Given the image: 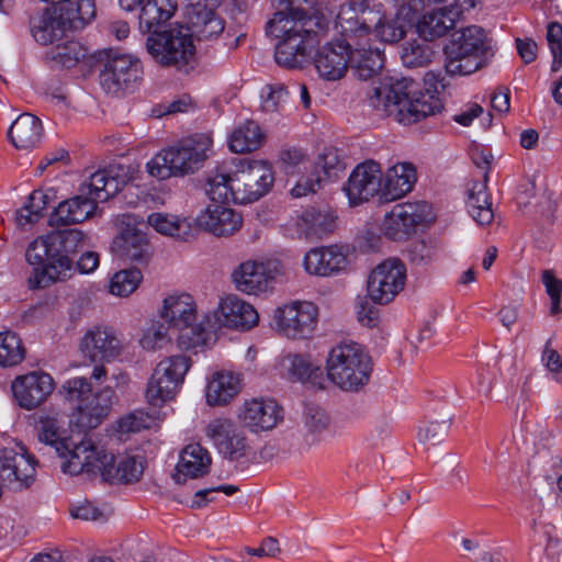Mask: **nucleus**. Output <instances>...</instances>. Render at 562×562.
Returning a JSON list of instances; mask_svg holds the SVG:
<instances>
[{"instance_id": "1", "label": "nucleus", "mask_w": 562, "mask_h": 562, "mask_svg": "<svg viewBox=\"0 0 562 562\" xmlns=\"http://www.w3.org/2000/svg\"><path fill=\"white\" fill-rule=\"evenodd\" d=\"M60 393L72 405L69 426L78 431L69 432L61 413L44 412L37 419L36 436L41 443L54 449L61 460L60 469L64 473L79 475L97 440L88 432L106 419L116 395L111 386L93 391L85 376L66 380L60 386Z\"/></svg>"}, {"instance_id": "2", "label": "nucleus", "mask_w": 562, "mask_h": 562, "mask_svg": "<svg viewBox=\"0 0 562 562\" xmlns=\"http://www.w3.org/2000/svg\"><path fill=\"white\" fill-rule=\"evenodd\" d=\"M272 4L278 10L268 21L267 31L276 40V63L284 68H302L308 64L311 53L319 42L314 30L316 22L301 9L302 4Z\"/></svg>"}, {"instance_id": "3", "label": "nucleus", "mask_w": 562, "mask_h": 562, "mask_svg": "<svg viewBox=\"0 0 562 562\" xmlns=\"http://www.w3.org/2000/svg\"><path fill=\"white\" fill-rule=\"evenodd\" d=\"M87 235L77 228L52 232L34 239L26 249V260L35 266L29 279L31 288H45L65 281L72 274L71 256L82 249Z\"/></svg>"}, {"instance_id": "4", "label": "nucleus", "mask_w": 562, "mask_h": 562, "mask_svg": "<svg viewBox=\"0 0 562 562\" xmlns=\"http://www.w3.org/2000/svg\"><path fill=\"white\" fill-rule=\"evenodd\" d=\"M273 182L274 173L269 162L240 159L233 170L211 171L206 178L205 192L211 201L247 204L266 195Z\"/></svg>"}, {"instance_id": "5", "label": "nucleus", "mask_w": 562, "mask_h": 562, "mask_svg": "<svg viewBox=\"0 0 562 562\" xmlns=\"http://www.w3.org/2000/svg\"><path fill=\"white\" fill-rule=\"evenodd\" d=\"M369 105L381 117L411 125L439 111L437 100L424 94L409 78H390L372 89Z\"/></svg>"}, {"instance_id": "6", "label": "nucleus", "mask_w": 562, "mask_h": 562, "mask_svg": "<svg viewBox=\"0 0 562 562\" xmlns=\"http://www.w3.org/2000/svg\"><path fill=\"white\" fill-rule=\"evenodd\" d=\"M212 146L211 135L194 134L157 153L147 162V170L158 179L193 173L210 157Z\"/></svg>"}, {"instance_id": "7", "label": "nucleus", "mask_w": 562, "mask_h": 562, "mask_svg": "<svg viewBox=\"0 0 562 562\" xmlns=\"http://www.w3.org/2000/svg\"><path fill=\"white\" fill-rule=\"evenodd\" d=\"M491 43L485 30L470 25L454 31L445 45V68L449 75L467 76L481 69Z\"/></svg>"}, {"instance_id": "8", "label": "nucleus", "mask_w": 562, "mask_h": 562, "mask_svg": "<svg viewBox=\"0 0 562 562\" xmlns=\"http://www.w3.org/2000/svg\"><path fill=\"white\" fill-rule=\"evenodd\" d=\"M325 368L327 378L336 386L358 391L369 382L372 362L361 345L342 341L329 350Z\"/></svg>"}, {"instance_id": "9", "label": "nucleus", "mask_w": 562, "mask_h": 562, "mask_svg": "<svg viewBox=\"0 0 562 562\" xmlns=\"http://www.w3.org/2000/svg\"><path fill=\"white\" fill-rule=\"evenodd\" d=\"M143 472V458L131 454L115 456L98 439L82 469V474L100 476L104 482L110 484L137 482L142 477Z\"/></svg>"}, {"instance_id": "10", "label": "nucleus", "mask_w": 562, "mask_h": 562, "mask_svg": "<svg viewBox=\"0 0 562 562\" xmlns=\"http://www.w3.org/2000/svg\"><path fill=\"white\" fill-rule=\"evenodd\" d=\"M158 314L170 329L178 331L179 348L191 349L204 342L203 328L198 323L196 303L190 294L167 295Z\"/></svg>"}, {"instance_id": "11", "label": "nucleus", "mask_w": 562, "mask_h": 562, "mask_svg": "<svg viewBox=\"0 0 562 562\" xmlns=\"http://www.w3.org/2000/svg\"><path fill=\"white\" fill-rule=\"evenodd\" d=\"M191 368V360L183 355L161 359L148 380L145 396L153 407H160L178 394Z\"/></svg>"}, {"instance_id": "12", "label": "nucleus", "mask_w": 562, "mask_h": 562, "mask_svg": "<svg viewBox=\"0 0 562 562\" xmlns=\"http://www.w3.org/2000/svg\"><path fill=\"white\" fill-rule=\"evenodd\" d=\"M146 49L155 63L181 69L195 54L192 34L183 26L154 32L146 40Z\"/></svg>"}, {"instance_id": "13", "label": "nucleus", "mask_w": 562, "mask_h": 562, "mask_svg": "<svg viewBox=\"0 0 562 562\" xmlns=\"http://www.w3.org/2000/svg\"><path fill=\"white\" fill-rule=\"evenodd\" d=\"M117 233L112 240L111 250L121 259L144 261L149 257V240L145 233V222L134 214H121L115 218Z\"/></svg>"}, {"instance_id": "14", "label": "nucleus", "mask_w": 562, "mask_h": 562, "mask_svg": "<svg viewBox=\"0 0 562 562\" xmlns=\"http://www.w3.org/2000/svg\"><path fill=\"white\" fill-rule=\"evenodd\" d=\"M276 329L291 339H306L317 327L318 308L308 301H293L278 307L273 313Z\"/></svg>"}, {"instance_id": "15", "label": "nucleus", "mask_w": 562, "mask_h": 562, "mask_svg": "<svg viewBox=\"0 0 562 562\" xmlns=\"http://www.w3.org/2000/svg\"><path fill=\"white\" fill-rule=\"evenodd\" d=\"M285 272L282 261L276 258L246 260L234 270L232 278L238 291L258 295L270 289L273 281Z\"/></svg>"}, {"instance_id": "16", "label": "nucleus", "mask_w": 562, "mask_h": 562, "mask_svg": "<svg viewBox=\"0 0 562 562\" xmlns=\"http://www.w3.org/2000/svg\"><path fill=\"white\" fill-rule=\"evenodd\" d=\"M406 283V267L397 258L379 263L368 277L367 291L372 302L387 304L403 291Z\"/></svg>"}, {"instance_id": "17", "label": "nucleus", "mask_w": 562, "mask_h": 562, "mask_svg": "<svg viewBox=\"0 0 562 562\" xmlns=\"http://www.w3.org/2000/svg\"><path fill=\"white\" fill-rule=\"evenodd\" d=\"M143 68L138 58L117 54L108 59L100 75L103 89L111 94L132 90L142 79Z\"/></svg>"}, {"instance_id": "18", "label": "nucleus", "mask_w": 562, "mask_h": 562, "mask_svg": "<svg viewBox=\"0 0 562 562\" xmlns=\"http://www.w3.org/2000/svg\"><path fill=\"white\" fill-rule=\"evenodd\" d=\"M345 169L346 162L340 150L334 147L325 148L312 165L311 175L302 177L292 188L291 194L294 198H302L315 193L323 182L339 178Z\"/></svg>"}, {"instance_id": "19", "label": "nucleus", "mask_w": 562, "mask_h": 562, "mask_svg": "<svg viewBox=\"0 0 562 562\" xmlns=\"http://www.w3.org/2000/svg\"><path fill=\"white\" fill-rule=\"evenodd\" d=\"M204 435L225 459L238 460L246 454L247 438L229 418L218 417L210 420L204 427Z\"/></svg>"}, {"instance_id": "20", "label": "nucleus", "mask_w": 562, "mask_h": 562, "mask_svg": "<svg viewBox=\"0 0 562 562\" xmlns=\"http://www.w3.org/2000/svg\"><path fill=\"white\" fill-rule=\"evenodd\" d=\"M36 460L21 443L0 450V480L14 488L29 486L35 476Z\"/></svg>"}, {"instance_id": "21", "label": "nucleus", "mask_w": 562, "mask_h": 562, "mask_svg": "<svg viewBox=\"0 0 562 562\" xmlns=\"http://www.w3.org/2000/svg\"><path fill=\"white\" fill-rule=\"evenodd\" d=\"M428 221L430 207L427 203L397 204L384 215L381 229L389 238L400 240L412 234L416 226Z\"/></svg>"}, {"instance_id": "22", "label": "nucleus", "mask_w": 562, "mask_h": 562, "mask_svg": "<svg viewBox=\"0 0 562 562\" xmlns=\"http://www.w3.org/2000/svg\"><path fill=\"white\" fill-rule=\"evenodd\" d=\"M237 418L243 427L259 434L274 429L284 418L283 407L272 398L246 400L238 408Z\"/></svg>"}, {"instance_id": "23", "label": "nucleus", "mask_w": 562, "mask_h": 562, "mask_svg": "<svg viewBox=\"0 0 562 562\" xmlns=\"http://www.w3.org/2000/svg\"><path fill=\"white\" fill-rule=\"evenodd\" d=\"M79 348L83 357L92 362H110L122 355L124 344L113 328L93 326L82 336Z\"/></svg>"}, {"instance_id": "24", "label": "nucleus", "mask_w": 562, "mask_h": 562, "mask_svg": "<svg viewBox=\"0 0 562 562\" xmlns=\"http://www.w3.org/2000/svg\"><path fill=\"white\" fill-rule=\"evenodd\" d=\"M381 3L373 0H349L340 7L338 23L346 34L368 36L380 20Z\"/></svg>"}, {"instance_id": "25", "label": "nucleus", "mask_w": 562, "mask_h": 562, "mask_svg": "<svg viewBox=\"0 0 562 562\" xmlns=\"http://www.w3.org/2000/svg\"><path fill=\"white\" fill-rule=\"evenodd\" d=\"M132 179L130 168L122 165H111L108 168L93 172L88 180L80 186V192L93 199L98 205L115 195Z\"/></svg>"}, {"instance_id": "26", "label": "nucleus", "mask_w": 562, "mask_h": 562, "mask_svg": "<svg viewBox=\"0 0 562 562\" xmlns=\"http://www.w3.org/2000/svg\"><path fill=\"white\" fill-rule=\"evenodd\" d=\"M13 396L25 409H33L44 403L55 389V381L44 371H32L16 376L11 384Z\"/></svg>"}, {"instance_id": "27", "label": "nucleus", "mask_w": 562, "mask_h": 562, "mask_svg": "<svg viewBox=\"0 0 562 562\" xmlns=\"http://www.w3.org/2000/svg\"><path fill=\"white\" fill-rule=\"evenodd\" d=\"M352 204L368 201L376 194L383 198L382 170L378 162L369 160L358 165L345 187Z\"/></svg>"}, {"instance_id": "28", "label": "nucleus", "mask_w": 562, "mask_h": 562, "mask_svg": "<svg viewBox=\"0 0 562 562\" xmlns=\"http://www.w3.org/2000/svg\"><path fill=\"white\" fill-rule=\"evenodd\" d=\"M226 203L212 201L195 216V226L218 237L236 233L243 223L241 215Z\"/></svg>"}, {"instance_id": "29", "label": "nucleus", "mask_w": 562, "mask_h": 562, "mask_svg": "<svg viewBox=\"0 0 562 562\" xmlns=\"http://www.w3.org/2000/svg\"><path fill=\"white\" fill-rule=\"evenodd\" d=\"M214 318L220 327L248 330L258 324L259 314L250 303L231 294L220 300Z\"/></svg>"}, {"instance_id": "30", "label": "nucleus", "mask_w": 562, "mask_h": 562, "mask_svg": "<svg viewBox=\"0 0 562 562\" xmlns=\"http://www.w3.org/2000/svg\"><path fill=\"white\" fill-rule=\"evenodd\" d=\"M331 418L322 407L307 405L301 417L299 451L306 452L330 437Z\"/></svg>"}, {"instance_id": "31", "label": "nucleus", "mask_w": 562, "mask_h": 562, "mask_svg": "<svg viewBox=\"0 0 562 562\" xmlns=\"http://www.w3.org/2000/svg\"><path fill=\"white\" fill-rule=\"evenodd\" d=\"M350 64V44L336 41L322 46L315 57L314 66L321 78L328 81L341 79Z\"/></svg>"}, {"instance_id": "32", "label": "nucleus", "mask_w": 562, "mask_h": 562, "mask_svg": "<svg viewBox=\"0 0 562 562\" xmlns=\"http://www.w3.org/2000/svg\"><path fill=\"white\" fill-rule=\"evenodd\" d=\"M302 265L310 276L331 277L347 268L348 258L340 246H323L311 248L304 255Z\"/></svg>"}, {"instance_id": "33", "label": "nucleus", "mask_w": 562, "mask_h": 562, "mask_svg": "<svg viewBox=\"0 0 562 562\" xmlns=\"http://www.w3.org/2000/svg\"><path fill=\"white\" fill-rule=\"evenodd\" d=\"M98 205L86 192H80L61 201L49 216L52 226H66L82 223L95 213Z\"/></svg>"}, {"instance_id": "34", "label": "nucleus", "mask_w": 562, "mask_h": 562, "mask_svg": "<svg viewBox=\"0 0 562 562\" xmlns=\"http://www.w3.org/2000/svg\"><path fill=\"white\" fill-rule=\"evenodd\" d=\"M211 462L210 452L204 447L190 443L180 453L173 480L178 484H184L188 479L203 476L209 472Z\"/></svg>"}, {"instance_id": "35", "label": "nucleus", "mask_w": 562, "mask_h": 562, "mask_svg": "<svg viewBox=\"0 0 562 562\" xmlns=\"http://www.w3.org/2000/svg\"><path fill=\"white\" fill-rule=\"evenodd\" d=\"M282 374L292 382L310 383L322 387L323 370L321 364L313 361L311 356L289 353L280 361Z\"/></svg>"}, {"instance_id": "36", "label": "nucleus", "mask_w": 562, "mask_h": 562, "mask_svg": "<svg viewBox=\"0 0 562 562\" xmlns=\"http://www.w3.org/2000/svg\"><path fill=\"white\" fill-rule=\"evenodd\" d=\"M412 12L409 8H402L397 9L394 15H387L381 4L380 21L374 23L371 34L383 43H397L406 35L416 19Z\"/></svg>"}, {"instance_id": "37", "label": "nucleus", "mask_w": 562, "mask_h": 562, "mask_svg": "<svg viewBox=\"0 0 562 562\" xmlns=\"http://www.w3.org/2000/svg\"><path fill=\"white\" fill-rule=\"evenodd\" d=\"M241 390L240 376L231 371H216L211 374L205 387V400L210 406L229 403Z\"/></svg>"}, {"instance_id": "38", "label": "nucleus", "mask_w": 562, "mask_h": 562, "mask_svg": "<svg viewBox=\"0 0 562 562\" xmlns=\"http://www.w3.org/2000/svg\"><path fill=\"white\" fill-rule=\"evenodd\" d=\"M417 180L416 168L412 162H398L382 175L383 199L396 200L412 191Z\"/></svg>"}, {"instance_id": "39", "label": "nucleus", "mask_w": 562, "mask_h": 562, "mask_svg": "<svg viewBox=\"0 0 562 562\" xmlns=\"http://www.w3.org/2000/svg\"><path fill=\"white\" fill-rule=\"evenodd\" d=\"M67 26L64 14L56 8H48L31 20L32 35L42 45H49L60 40Z\"/></svg>"}, {"instance_id": "40", "label": "nucleus", "mask_w": 562, "mask_h": 562, "mask_svg": "<svg viewBox=\"0 0 562 562\" xmlns=\"http://www.w3.org/2000/svg\"><path fill=\"white\" fill-rule=\"evenodd\" d=\"M295 227L301 237L322 238L335 229L336 217L330 211L312 207L296 217Z\"/></svg>"}, {"instance_id": "41", "label": "nucleus", "mask_w": 562, "mask_h": 562, "mask_svg": "<svg viewBox=\"0 0 562 562\" xmlns=\"http://www.w3.org/2000/svg\"><path fill=\"white\" fill-rule=\"evenodd\" d=\"M458 21L457 11L449 10L445 3L434 10L426 12L417 22L419 36L429 41L441 37L456 25Z\"/></svg>"}, {"instance_id": "42", "label": "nucleus", "mask_w": 562, "mask_h": 562, "mask_svg": "<svg viewBox=\"0 0 562 562\" xmlns=\"http://www.w3.org/2000/svg\"><path fill=\"white\" fill-rule=\"evenodd\" d=\"M487 172L483 181H475L468 190L467 210L480 226L490 225L494 220L491 196L487 192Z\"/></svg>"}, {"instance_id": "43", "label": "nucleus", "mask_w": 562, "mask_h": 562, "mask_svg": "<svg viewBox=\"0 0 562 562\" xmlns=\"http://www.w3.org/2000/svg\"><path fill=\"white\" fill-rule=\"evenodd\" d=\"M8 134L18 149L30 150L41 142L42 123L36 116L24 113L11 124Z\"/></svg>"}, {"instance_id": "44", "label": "nucleus", "mask_w": 562, "mask_h": 562, "mask_svg": "<svg viewBox=\"0 0 562 562\" xmlns=\"http://www.w3.org/2000/svg\"><path fill=\"white\" fill-rule=\"evenodd\" d=\"M176 11V0H147L139 9V29L144 32H150L169 21Z\"/></svg>"}, {"instance_id": "45", "label": "nucleus", "mask_w": 562, "mask_h": 562, "mask_svg": "<svg viewBox=\"0 0 562 562\" xmlns=\"http://www.w3.org/2000/svg\"><path fill=\"white\" fill-rule=\"evenodd\" d=\"M265 140V134L258 123L247 120L229 135L228 145L233 153L244 154L257 150Z\"/></svg>"}, {"instance_id": "46", "label": "nucleus", "mask_w": 562, "mask_h": 562, "mask_svg": "<svg viewBox=\"0 0 562 562\" xmlns=\"http://www.w3.org/2000/svg\"><path fill=\"white\" fill-rule=\"evenodd\" d=\"M436 45L428 38L417 37L402 45L401 59L405 67L418 68L428 66L436 57Z\"/></svg>"}, {"instance_id": "47", "label": "nucleus", "mask_w": 562, "mask_h": 562, "mask_svg": "<svg viewBox=\"0 0 562 562\" xmlns=\"http://www.w3.org/2000/svg\"><path fill=\"white\" fill-rule=\"evenodd\" d=\"M147 225L161 235L177 239L188 240L192 237L190 222L175 214L151 213L147 217Z\"/></svg>"}, {"instance_id": "48", "label": "nucleus", "mask_w": 562, "mask_h": 562, "mask_svg": "<svg viewBox=\"0 0 562 562\" xmlns=\"http://www.w3.org/2000/svg\"><path fill=\"white\" fill-rule=\"evenodd\" d=\"M189 33L199 40H213L218 37L225 29L224 20L214 10H206L202 13H193L188 16Z\"/></svg>"}, {"instance_id": "49", "label": "nucleus", "mask_w": 562, "mask_h": 562, "mask_svg": "<svg viewBox=\"0 0 562 562\" xmlns=\"http://www.w3.org/2000/svg\"><path fill=\"white\" fill-rule=\"evenodd\" d=\"M350 64L356 68L359 78L367 80L383 68V53L379 48L371 47L350 48Z\"/></svg>"}, {"instance_id": "50", "label": "nucleus", "mask_w": 562, "mask_h": 562, "mask_svg": "<svg viewBox=\"0 0 562 562\" xmlns=\"http://www.w3.org/2000/svg\"><path fill=\"white\" fill-rule=\"evenodd\" d=\"M47 57L56 65L72 68L88 57V48L78 41H67L53 46Z\"/></svg>"}, {"instance_id": "51", "label": "nucleus", "mask_w": 562, "mask_h": 562, "mask_svg": "<svg viewBox=\"0 0 562 562\" xmlns=\"http://www.w3.org/2000/svg\"><path fill=\"white\" fill-rule=\"evenodd\" d=\"M65 21L69 29L80 30L95 18V4L93 0L67 1Z\"/></svg>"}, {"instance_id": "52", "label": "nucleus", "mask_w": 562, "mask_h": 562, "mask_svg": "<svg viewBox=\"0 0 562 562\" xmlns=\"http://www.w3.org/2000/svg\"><path fill=\"white\" fill-rule=\"evenodd\" d=\"M143 280L138 269H125L114 273L109 283V292L119 297H127L134 293Z\"/></svg>"}, {"instance_id": "53", "label": "nucleus", "mask_w": 562, "mask_h": 562, "mask_svg": "<svg viewBox=\"0 0 562 562\" xmlns=\"http://www.w3.org/2000/svg\"><path fill=\"white\" fill-rule=\"evenodd\" d=\"M24 358L21 339L12 331L0 333V367H12Z\"/></svg>"}, {"instance_id": "54", "label": "nucleus", "mask_w": 562, "mask_h": 562, "mask_svg": "<svg viewBox=\"0 0 562 562\" xmlns=\"http://www.w3.org/2000/svg\"><path fill=\"white\" fill-rule=\"evenodd\" d=\"M168 329L170 328L165 323L153 322L144 328L139 338V346L146 351L161 349L170 341Z\"/></svg>"}, {"instance_id": "55", "label": "nucleus", "mask_w": 562, "mask_h": 562, "mask_svg": "<svg viewBox=\"0 0 562 562\" xmlns=\"http://www.w3.org/2000/svg\"><path fill=\"white\" fill-rule=\"evenodd\" d=\"M156 420L157 417L154 414L138 409L122 417L119 422V428L122 432H137L153 427L156 425Z\"/></svg>"}, {"instance_id": "56", "label": "nucleus", "mask_w": 562, "mask_h": 562, "mask_svg": "<svg viewBox=\"0 0 562 562\" xmlns=\"http://www.w3.org/2000/svg\"><path fill=\"white\" fill-rule=\"evenodd\" d=\"M288 91L283 83L269 85L261 90V108L265 112L273 113L286 102Z\"/></svg>"}, {"instance_id": "57", "label": "nucleus", "mask_w": 562, "mask_h": 562, "mask_svg": "<svg viewBox=\"0 0 562 562\" xmlns=\"http://www.w3.org/2000/svg\"><path fill=\"white\" fill-rule=\"evenodd\" d=\"M451 425L450 418H443L442 420L429 422L425 426L419 428V439L425 443L437 445L443 440L447 436Z\"/></svg>"}, {"instance_id": "58", "label": "nucleus", "mask_w": 562, "mask_h": 562, "mask_svg": "<svg viewBox=\"0 0 562 562\" xmlns=\"http://www.w3.org/2000/svg\"><path fill=\"white\" fill-rule=\"evenodd\" d=\"M436 258V249L430 243L416 240L408 248V259L416 266H426Z\"/></svg>"}, {"instance_id": "59", "label": "nucleus", "mask_w": 562, "mask_h": 562, "mask_svg": "<svg viewBox=\"0 0 562 562\" xmlns=\"http://www.w3.org/2000/svg\"><path fill=\"white\" fill-rule=\"evenodd\" d=\"M70 515L72 518L85 522L106 524L109 521L108 513L99 509L89 502L72 508Z\"/></svg>"}, {"instance_id": "60", "label": "nucleus", "mask_w": 562, "mask_h": 562, "mask_svg": "<svg viewBox=\"0 0 562 562\" xmlns=\"http://www.w3.org/2000/svg\"><path fill=\"white\" fill-rule=\"evenodd\" d=\"M550 342L551 340H548L544 346L541 362L551 373L558 374L562 370V357L550 347Z\"/></svg>"}, {"instance_id": "61", "label": "nucleus", "mask_w": 562, "mask_h": 562, "mask_svg": "<svg viewBox=\"0 0 562 562\" xmlns=\"http://www.w3.org/2000/svg\"><path fill=\"white\" fill-rule=\"evenodd\" d=\"M237 491H238V487L233 484H225V485H218V486L211 487V488L200 490L194 494L192 505L195 507H202L210 501V499H206V496L209 494H212L215 492H222L226 495H233Z\"/></svg>"}, {"instance_id": "62", "label": "nucleus", "mask_w": 562, "mask_h": 562, "mask_svg": "<svg viewBox=\"0 0 562 562\" xmlns=\"http://www.w3.org/2000/svg\"><path fill=\"white\" fill-rule=\"evenodd\" d=\"M541 280L550 297H561L562 280L558 279L552 270H544Z\"/></svg>"}, {"instance_id": "63", "label": "nucleus", "mask_w": 562, "mask_h": 562, "mask_svg": "<svg viewBox=\"0 0 562 562\" xmlns=\"http://www.w3.org/2000/svg\"><path fill=\"white\" fill-rule=\"evenodd\" d=\"M516 47H517V52H518L519 56L526 64L532 63L536 59L537 44L535 41H532L530 38H526V40L517 38Z\"/></svg>"}, {"instance_id": "64", "label": "nucleus", "mask_w": 562, "mask_h": 562, "mask_svg": "<svg viewBox=\"0 0 562 562\" xmlns=\"http://www.w3.org/2000/svg\"><path fill=\"white\" fill-rule=\"evenodd\" d=\"M510 94L507 88H498L491 98L493 110L499 113H507L510 106Z\"/></svg>"}]
</instances>
